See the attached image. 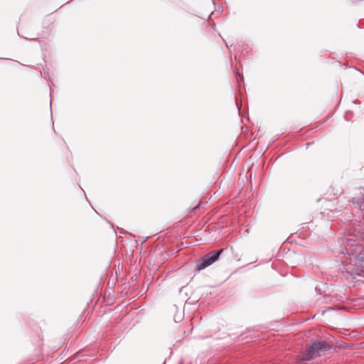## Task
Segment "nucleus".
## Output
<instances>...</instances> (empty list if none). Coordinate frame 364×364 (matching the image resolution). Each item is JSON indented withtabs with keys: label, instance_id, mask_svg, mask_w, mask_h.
<instances>
[{
	"label": "nucleus",
	"instance_id": "nucleus-4",
	"mask_svg": "<svg viewBox=\"0 0 364 364\" xmlns=\"http://www.w3.org/2000/svg\"><path fill=\"white\" fill-rule=\"evenodd\" d=\"M235 75H236V77H237V82L240 83V82L243 80L242 75H241L238 72H236Z\"/></svg>",
	"mask_w": 364,
	"mask_h": 364
},
{
	"label": "nucleus",
	"instance_id": "nucleus-2",
	"mask_svg": "<svg viewBox=\"0 0 364 364\" xmlns=\"http://www.w3.org/2000/svg\"><path fill=\"white\" fill-rule=\"evenodd\" d=\"M330 349V346L324 341H314L306 348L309 359L318 357Z\"/></svg>",
	"mask_w": 364,
	"mask_h": 364
},
{
	"label": "nucleus",
	"instance_id": "nucleus-1",
	"mask_svg": "<svg viewBox=\"0 0 364 364\" xmlns=\"http://www.w3.org/2000/svg\"><path fill=\"white\" fill-rule=\"evenodd\" d=\"M340 242L344 245V247L338 252V254H346L343 261L346 271L350 274H358L364 271V248L353 238H347L344 244L343 238L340 239Z\"/></svg>",
	"mask_w": 364,
	"mask_h": 364
},
{
	"label": "nucleus",
	"instance_id": "nucleus-3",
	"mask_svg": "<svg viewBox=\"0 0 364 364\" xmlns=\"http://www.w3.org/2000/svg\"><path fill=\"white\" fill-rule=\"evenodd\" d=\"M223 251L224 249H220L218 251L210 252L203 256L201 259L197 260L196 267L198 269H203L211 265L218 259L220 255Z\"/></svg>",
	"mask_w": 364,
	"mask_h": 364
}]
</instances>
